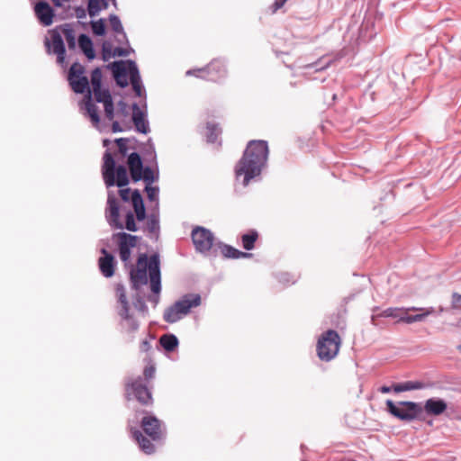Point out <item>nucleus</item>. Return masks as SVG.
Here are the masks:
<instances>
[{
  "mask_svg": "<svg viewBox=\"0 0 461 461\" xmlns=\"http://www.w3.org/2000/svg\"><path fill=\"white\" fill-rule=\"evenodd\" d=\"M267 141H249L242 158L236 165V178L243 176V185H248L250 179L260 174L261 168L267 161Z\"/></svg>",
  "mask_w": 461,
  "mask_h": 461,
  "instance_id": "nucleus-1",
  "label": "nucleus"
},
{
  "mask_svg": "<svg viewBox=\"0 0 461 461\" xmlns=\"http://www.w3.org/2000/svg\"><path fill=\"white\" fill-rule=\"evenodd\" d=\"M85 67L77 62H75L69 68L68 80L72 90L75 93H86L84 103L86 113L90 118L93 126L95 128H99L100 116L98 113V108L93 103L92 91L89 86V80L87 77L85 76Z\"/></svg>",
  "mask_w": 461,
  "mask_h": 461,
  "instance_id": "nucleus-2",
  "label": "nucleus"
},
{
  "mask_svg": "<svg viewBox=\"0 0 461 461\" xmlns=\"http://www.w3.org/2000/svg\"><path fill=\"white\" fill-rule=\"evenodd\" d=\"M201 304L199 294H189L184 295L173 305L166 309L163 318L168 323H174L187 315L192 308Z\"/></svg>",
  "mask_w": 461,
  "mask_h": 461,
  "instance_id": "nucleus-3",
  "label": "nucleus"
},
{
  "mask_svg": "<svg viewBox=\"0 0 461 461\" xmlns=\"http://www.w3.org/2000/svg\"><path fill=\"white\" fill-rule=\"evenodd\" d=\"M340 346L341 339L339 333L336 330H328L317 341V356L322 361H330L338 355Z\"/></svg>",
  "mask_w": 461,
  "mask_h": 461,
  "instance_id": "nucleus-4",
  "label": "nucleus"
},
{
  "mask_svg": "<svg viewBox=\"0 0 461 461\" xmlns=\"http://www.w3.org/2000/svg\"><path fill=\"white\" fill-rule=\"evenodd\" d=\"M125 397L127 400L136 399L140 404L149 406L153 403V398L148 383L141 376L129 379L125 384Z\"/></svg>",
  "mask_w": 461,
  "mask_h": 461,
  "instance_id": "nucleus-5",
  "label": "nucleus"
},
{
  "mask_svg": "<svg viewBox=\"0 0 461 461\" xmlns=\"http://www.w3.org/2000/svg\"><path fill=\"white\" fill-rule=\"evenodd\" d=\"M386 407L392 415L405 421L418 418L422 412L420 404L413 402H400L395 404L393 401L387 400Z\"/></svg>",
  "mask_w": 461,
  "mask_h": 461,
  "instance_id": "nucleus-6",
  "label": "nucleus"
},
{
  "mask_svg": "<svg viewBox=\"0 0 461 461\" xmlns=\"http://www.w3.org/2000/svg\"><path fill=\"white\" fill-rule=\"evenodd\" d=\"M186 74L212 82H220L226 77L227 69L223 61L213 59L206 67L187 71Z\"/></svg>",
  "mask_w": 461,
  "mask_h": 461,
  "instance_id": "nucleus-7",
  "label": "nucleus"
},
{
  "mask_svg": "<svg viewBox=\"0 0 461 461\" xmlns=\"http://www.w3.org/2000/svg\"><path fill=\"white\" fill-rule=\"evenodd\" d=\"M113 239L118 245L121 260L128 263L131 255V249L137 247L140 238L126 232H118L113 234Z\"/></svg>",
  "mask_w": 461,
  "mask_h": 461,
  "instance_id": "nucleus-8",
  "label": "nucleus"
},
{
  "mask_svg": "<svg viewBox=\"0 0 461 461\" xmlns=\"http://www.w3.org/2000/svg\"><path fill=\"white\" fill-rule=\"evenodd\" d=\"M192 240L196 250L205 252L211 249L214 238L210 230L196 227L192 231Z\"/></svg>",
  "mask_w": 461,
  "mask_h": 461,
  "instance_id": "nucleus-9",
  "label": "nucleus"
},
{
  "mask_svg": "<svg viewBox=\"0 0 461 461\" xmlns=\"http://www.w3.org/2000/svg\"><path fill=\"white\" fill-rule=\"evenodd\" d=\"M435 312L433 307L429 308H404L402 316L400 317L399 321L408 324L422 321L426 317Z\"/></svg>",
  "mask_w": 461,
  "mask_h": 461,
  "instance_id": "nucleus-10",
  "label": "nucleus"
},
{
  "mask_svg": "<svg viewBox=\"0 0 461 461\" xmlns=\"http://www.w3.org/2000/svg\"><path fill=\"white\" fill-rule=\"evenodd\" d=\"M141 428L152 440L157 441L162 438L163 430L161 428V422L155 416L147 415L143 417L141 420Z\"/></svg>",
  "mask_w": 461,
  "mask_h": 461,
  "instance_id": "nucleus-11",
  "label": "nucleus"
},
{
  "mask_svg": "<svg viewBox=\"0 0 461 461\" xmlns=\"http://www.w3.org/2000/svg\"><path fill=\"white\" fill-rule=\"evenodd\" d=\"M95 99L97 103H103L104 107L105 117L109 121H113L114 118V105L112 95L107 89H102L101 87L93 89Z\"/></svg>",
  "mask_w": 461,
  "mask_h": 461,
  "instance_id": "nucleus-12",
  "label": "nucleus"
},
{
  "mask_svg": "<svg viewBox=\"0 0 461 461\" xmlns=\"http://www.w3.org/2000/svg\"><path fill=\"white\" fill-rule=\"evenodd\" d=\"M149 276L150 280V289L154 294L160 292V269L159 258L158 255H152L149 258Z\"/></svg>",
  "mask_w": 461,
  "mask_h": 461,
  "instance_id": "nucleus-13",
  "label": "nucleus"
},
{
  "mask_svg": "<svg viewBox=\"0 0 461 461\" xmlns=\"http://www.w3.org/2000/svg\"><path fill=\"white\" fill-rule=\"evenodd\" d=\"M114 169L115 161L112 154L106 151L104 156L103 176L107 186H112L115 184Z\"/></svg>",
  "mask_w": 461,
  "mask_h": 461,
  "instance_id": "nucleus-14",
  "label": "nucleus"
},
{
  "mask_svg": "<svg viewBox=\"0 0 461 461\" xmlns=\"http://www.w3.org/2000/svg\"><path fill=\"white\" fill-rule=\"evenodd\" d=\"M34 12L40 23L44 26H49L53 23L54 12L48 3H37Z\"/></svg>",
  "mask_w": 461,
  "mask_h": 461,
  "instance_id": "nucleus-15",
  "label": "nucleus"
},
{
  "mask_svg": "<svg viewBox=\"0 0 461 461\" xmlns=\"http://www.w3.org/2000/svg\"><path fill=\"white\" fill-rule=\"evenodd\" d=\"M127 164L129 167L131 177L134 182L140 180V171L143 169V164L140 156L137 152L129 155Z\"/></svg>",
  "mask_w": 461,
  "mask_h": 461,
  "instance_id": "nucleus-16",
  "label": "nucleus"
},
{
  "mask_svg": "<svg viewBox=\"0 0 461 461\" xmlns=\"http://www.w3.org/2000/svg\"><path fill=\"white\" fill-rule=\"evenodd\" d=\"M102 253L104 256L98 260L100 271L105 277H111L114 274V258L104 249H102Z\"/></svg>",
  "mask_w": 461,
  "mask_h": 461,
  "instance_id": "nucleus-17",
  "label": "nucleus"
},
{
  "mask_svg": "<svg viewBox=\"0 0 461 461\" xmlns=\"http://www.w3.org/2000/svg\"><path fill=\"white\" fill-rule=\"evenodd\" d=\"M51 47L53 53L57 55V60L59 64H63L65 61V45L61 34L53 31L51 33Z\"/></svg>",
  "mask_w": 461,
  "mask_h": 461,
  "instance_id": "nucleus-18",
  "label": "nucleus"
},
{
  "mask_svg": "<svg viewBox=\"0 0 461 461\" xmlns=\"http://www.w3.org/2000/svg\"><path fill=\"white\" fill-rule=\"evenodd\" d=\"M447 408V405L444 400L430 398L425 402L422 411L424 410L429 415L438 416L445 412Z\"/></svg>",
  "mask_w": 461,
  "mask_h": 461,
  "instance_id": "nucleus-19",
  "label": "nucleus"
},
{
  "mask_svg": "<svg viewBox=\"0 0 461 461\" xmlns=\"http://www.w3.org/2000/svg\"><path fill=\"white\" fill-rule=\"evenodd\" d=\"M131 203L136 214V219L142 221L146 218V210L143 203L142 196L139 190H134L131 195Z\"/></svg>",
  "mask_w": 461,
  "mask_h": 461,
  "instance_id": "nucleus-20",
  "label": "nucleus"
},
{
  "mask_svg": "<svg viewBox=\"0 0 461 461\" xmlns=\"http://www.w3.org/2000/svg\"><path fill=\"white\" fill-rule=\"evenodd\" d=\"M113 72L114 78L117 84L121 86H126L128 82L126 80L127 69L123 61H114L111 65Z\"/></svg>",
  "mask_w": 461,
  "mask_h": 461,
  "instance_id": "nucleus-21",
  "label": "nucleus"
},
{
  "mask_svg": "<svg viewBox=\"0 0 461 461\" xmlns=\"http://www.w3.org/2000/svg\"><path fill=\"white\" fill-rule=\"evenodd\" d=\"M108 219L111 224L117 229H122L123 225L119 221V205L114 198H108Z\"/></svg>",
  "mask_w": 461,
  "mask_h": 461,
  "instance_id": "nucleus-22",
  "label": "nucleus"
},
{
  "mask_svg": "<svg viewBox=\"0 0 461 461\" xmlns=\"http://www.w3.org/2000/svg\"><path fill=\"white\" fill-rule=\"evenodd\" d=\"M133 437L138 442L140 449L147 455H151L155 452V446L153 443L144 437L142 433L139 430H135L133 432Z\"/></svg>",
  "mask_w": 461,
  "mask_h": 461,
  "instance_id": "nucleus-23",
  "label": "nucleus"
},
{
  "mask_svg": "<svg viewBox=\"0 0 461 461\" xmlns=\"http://www.w3.org/2000/svg\"><path fill=\"white\" fill-rule=\"evenodd\" d=\"M132 121L139 132L147 133L148 126L144 119V114L140 111L136 104L133 106Z\"/></svg>",
  "mask_w": 461,
  "mask_h": 461,
  "instance_id": "nucleus-24",
  "label": "nucleus"
},
{
  "mask_svg": "<svg viewBox=\"0 0 461 461\" xmlns=\"http://www.w3.org/2000/svg\"><path fill=\"white\" fill-rule=\"evenodd\" d=\"M221 253L226 258H249L251 256L250 253L242 252L230 245H222L220 247Z\"/></svg>",
  "mask_w": 461,
  "mask_h": 461,
  "instance_id": "nucleus-25",
  "label": "nucleus"
},
{
  "mask_svg": "<svg viewBox=\"0 0 461 461\" xmlns=\"http://www.w3.org/2000/svg\"><path fill=\"white\" fill-rule=\"evenodd\" d=\"M78 45L87 59H93L95 58V55L93 49V42L88 36L81 34L78 38Z\"/></svg>",
  "mask_w": 461,
  "mask_h": 461,
  "instance_id": "nucleus-26",
  "label": "nucleus"
},
{
  "mask_svg": "<svg viewBox=\"0 0 461 461\" xmlns=\"http://www.w3.org/2000/svg\"><path fill=\"white\" fill-rule=\"evenodd\" d=\"M258 239V232L255 230H250L247 233L241 235L242 247L246 250H251L255 248V243Z\"/></svg>",
  "mask_w": 461,
  "mask_h": 461,
  "instance_id": "nucleus-27",
  "label": "nucleus"
},
{
  "mask_svg": "<svg viewBox=\"0 0 461 461\" xmlns=\"http://www.w3.org/2000/svg\"><path fill=\"white\" fill-rule=\"evenodd\" d=\"M131 280L135 288L148 282L147 272L142 269L132 268L131 270Z\"/></svg>",
  "mask_w": 461,
  "mask_h": 461,
  "instance_id": "nucleus-28",
  "label": "nucleus"
},
{
  "mask_svg": "<svg viewBox=\"0 0 461 461\" xmlns=\"http://www.w3.org/2000/svg\"><path fill=\"white\" fill-rule=\"evenodd\" d=\"M159 342L167 351H173L178 345V340L173 334H165L161 336Z\"/></svg>",
  "mask_w": 461,
  "mask_h": 461,
  "instance_id": "nucleus-29",
  "label": "nucleus"
},
{
  "mask_svg": "<svg viewBox=\"0 0 461 461\" xmlns=\"http://www.w3.org/2000/svg\"><path fill=\"white\" fill-rule=\"evenodd\" d=\"M60 31L65 37L69 49L76 47V35L74 30L69 24H64L60 27Z\"/></svg>",
  "mask_w": 461,
  "mask_h": 461,
  "instance_id": "nucleus-30",
  "label": "nucleus"
},
{
  "mask_svg": "<svg viewBox=\"0 0 461 461\" xmlns=\"http://www.w3.org/2000/svg\"><path fill=\"white\" fill-rule=\"evenodd\" d=\"M116 294L118 297V301L122 305L119 314H126L127 315V311H129V303L127 301L125 289L122 285H118L116 287Z\"/></svg>",
  "mask_w": 461,
  "mask_h": 461,
  "instance_id": "nucleus-31",
  "label": "nucleus"
},
{
  "mask_svg": "<svg viewBox=\"0 0 461 461\" xmlns=\"http://www.w3.org/2000/svg\"><path fill=\"white\" fill-rule=\"evenodd\" d=\"M221 133V130L218 124L208 122L206 125V139L208 142H215Z\"/></svg>",
  "mask_w": 461,
  "mask_h": 461,
  "instance_id": "nucleus-32",
  "label": "nucleus"
},
{
  "mask_svg": "<svg viewBox=\"0 0 461 461\" xmlns=\"http://www.w3.org/2000/svg\"><path fill=\"white\" fill-rule=\"evenodd\" d=\"M115 173V184L119 187H122L128 185L129 178L127 175V170L123 166H119L116 170H114Z\"/></svg>",
  "mask_w": 461,
  "mask_h": 461,
  "instance_id": "nucleus-33",
  "label": "nucleus"
},
{
  "mask_svg": "<svg viewBox=\"0 0 461 461\" xmlns=\"http://www.w3.org/2000/svg\"><path fill=\"white\" fill-rule=\"evenodd\" d=\"M424 387L423 384L421 382H406L404 384H396L393 386V391L395 393H400L403 391H410V390H418L422 389Z\"/></svg>",
  "mask_w": 461,
  "mask_h": 461,
  "instance_id": "nucleus-34",
  "label": "nucleus"
},
{
  "mask_svg": "<svg viewBox=\"0 0 461 461\" xmlns=\"http://www.w3.org/2000/svg\"><path fill=\"white\" fill-rule=\"evenodd\" d=\"M146 228L150 234L158 235L159 230V223L158 218L155 215H151L148 218Z\"/></svg>",
  "mask_w": 461,
  "mask_h": 461,
  "instance_id": "nucleus-35",
  "label": "nucleus"
},
{
  "mask_svg": "<svg viewBox=\"0 0 461 461\" xmlns=\"http://www.w3.org/2000/svg\"><path fill=\"white\" fill-rule=\"evenodd\" d=\"M120 316L126 321V329L129 332H134L138 330L139 323L130 315L129 311H127V315L120 314Z\"/></svg>",
  "mask_w": 461,
  "mask_h": 461,
  "instance_id": "nucleus-36",
  "label": "nucleus"
},
{
  "mask_svg": "<svg viewBox=\"0 0 461 461\" xmlns=\"http://www.w3.org/2000/svg\"><path fill=\"white\" fill-rule=\"evenodd\" d=\"M102 71L99 68H95L91 73V86L92 90L101 87L102 84Z\"/></svg>",
  "mask_w": 461,
  "mask_h": 461,
  "instance_id": "nucleus-37",
  "label": "nucleus"
},
{
  "mask_svg": "<svg viewBox=\"0 0 461 461\" xmlns=\"http://www.w3.org/2000/svg\"><path fill=\"white\" fill-rule=\"evenodd\" d=\"M143 179L147 184L150 185L155 181V174L151 167H146L140 171V180Z\"/></svg>",
  "mask_w": 461,
  "mask_h": 461,
  "instance_id": "nucleus-38",
  "label": "nucleus"
},
{
  "mask_svg": "<svg viewBox=\"0 0 461 461\" xmlns=\"http://www.w3.org/2000/svg\"><path fill=\"white\" fill-rule=\"evenodd\" d=\"M101 10L99 0H89L87 5L88 14L91 17L95 16Z\"/></svg>",
  "mask_w": 461,
  "mask_h": 461,
  "instance_id": "nucleus-39",
  "label": "nucleus"
},
{
  "mask_svg": "<svg viewBox=\"0 0 461 461\" xmlns=\"http://www.w3.org/2000/svg\"><path fill=\"white\" fill-rule=\"evenodd\" d=\"M111 28L117 33L123 32V27L122 23L117 15L112 14L109 18Z\"/></svg>",
  "mask_w": 461,
  "mask_h": 461,
  "instance_id": "nucleus-40",
  "label": "nucleus"
},
{
  "mask_svg": "<svg viewBox=\"0 0 461 461\" xmlns=\"http://www.w3.org/2000/svg\"><path fill=\"white\" fill-rule=\"evenodd\" d=\"M403 310L404 308H388L381 313V316L400 319V317L402 316Z\"/></svg>",
  "mask_w": 461,
  "mask_h": 461,
  "instance_id": "nucleus-41",
  "label": "nucleus"
},
{
  "mask_svg": "<svg viewBox=\"0 0 461 461\" xmlns=\"http://www.w3.org/2000/svg\"><path fill=\"white\" fill-rule=\"evenodd\" d=\"M93 32L95 35L103 36L105 33V25L103 20L93 22L91 23Z\"/></svg>",
  "mask_w": 461,
  "mask_h": 461,
  "instance_id": "nucleus-42",
  "label": "nucleus"
},
{
  "mask_svg": "<svg viewBox=\"0 0 461 461\" xmlns=\"http://www.w3.org/2000/svg\"><path fill=\"white\" fill-rule=\"evenodd\" d=\"M149 258L146 254H140L138 258L137 266L135 268L142 269L146 272L149 271Z\"/></svg>",
  "mask_w": 461,
  "mask_h": 461,
  "instance_id": "nucleus-43",
  "label": "nucleus"
},
{
  "mask_svg": "<svg viewBox=\"0 0 461 461\" xmlns=\"http://www.w3.org/2000/svg\"><path fill=\"white\" fill-rule=\"evenodd\" d=\"M125 220H126L125 221V228L128 230H130V231H136L138 230L136 222H135L134 214L131 212H129L126 214V219Z\"/></svg>",
  "mask_w": 461,
  "mask_h": 461,
  "instance_id": "nucleus-44",
  "label": "nucleus"
},
{
  "mask_svg": "<svg viewBox=\"0 0 461 461\" xmlns=\"http://www.w3.org/2000/svg\"><path fill=\"white\" fill-rule=\"evenodd\" d=\"M129 66H130V77H131V85H133V82L134 83L140 82L139 71H138L137 68L135 67L134 63L131 61L129 63Z\"/></svg>",
  "mask_w": 461,
  "mask_h": 461,
  "instance_id": "nucleus-45",
  "label": "nucleus"
},
{
  "mask_svg": "<svg viewBox=\"0 0 461 461\" xmlns=\"http://www.w3.org/2000/svg\"><path fill=\"white\" fill-rule=\"evenodd\" d=\"M145 190L147 193V196L150 201H155L158 199V187L151 186L150 185L147 184Z\"/></svg>",
  "mask_w": 461,
  "mask_h": 461,
  "instance_id": "nucleus-46",
  "label": "nucleus"
},
{
  "mask_svg": "<svg viewBox=\"0 0 461 461\" xmlns=\"http://www.w3.org/2000/svg\"><path fill=\"white\" fill-rule=\"evenodd\" d=\"M113 50V49L112 45L108 42H104L103 44V49H102L103 59L106 61V60L110 59L111 58H113V55H112Z\"/></svg>",
  "mask_w": 461,
  "mask_h": 461,
  "instance_id": "nucleus-47",
  "label": "nucleus"
},
{
  "mask_svg": "<svg viewBox=\"0 0 461 461\" xmlns=\"http://www.w3.org/2000/svg\"><path fill=\"white\" fill-rule=\"evenodd\" d=\"M155 375V367L153 366H149L144 368L143 371V379L144 382L149 384V381L154 377Z\"/></svg>",
  "mask_w": 461,
  "mask_h": 461,
  "instance_id": "nucleus-48",
  "label": "nucleus"
},
{
  "mask_svg": "<svg viewBox=\"0 0 461 461\" xmlns=\"http://www.w3.org/2000/svg\"><path fill=\"white\" fill-rule=\"evenodd\" d=\"M126 141H127V140L123 139V138H120V139L115 140V143L118 146L119 151L122 155H125L126 151H127Z\"/></svg>",
  "mask_w": 461,
  "mask_h": 461,
  "instance_id": "nucleus-49",
  "label": "nucleus"
},
{
  "mask_svg": "<svg viewBox=\"0 0 461 461\" xmlns=\"http://www.w3.org/2000/svg\"><path fill=\"white\" fill-rule=\"evenodd\" d=\"M129 53L130 52L127 49L116 47L113 49L112 55L113 57H126Z\"/></svg>",
  "mask_w": 461,
  "mask_h": 461,
  "instance_id": "nucleus-50",
  "label": "nucleus"
},
{
  "mask_svg": "<svg viewBox=\"0 0 461 461\" xmlns=\"http://www.w3.org/2000/svg\"><path fill=\"white\" fill-rule=\"evenodd\" d=\"M287 0H276L275 3L271 5V13L275 14L277 10L282 8Z\"/></svg>",
  "mask_w": 461,
  "mask_h": 461,
  "instance_id": "nucleus-51",
  "label": "nucleus"
},
{
  "mask_svg": "<svg viewBox=\"0 0 461 461\" xmlns=\"http://www.w3.org/2000/svg\"><path fill=\"white\" fill-rule=\"evenodd\" d=\"M452 305L454 308H461V294L454 293L452 295Z\"/></svg>",
  "mask_w": 461,
  "mask_h": 461,
  "instance_id": "nucleus-52",
  "label": "nucleus"
},
{
  "mask_svg": "<svg viewBox=\"0 0 461 461\" xmlns=\"http://www.w3.org/2000/svg\"><path fill=\"white\" fill-rule=\"evenodd\" d=\"M132 192H131L130 188L121 189L119 191L121 198L125 202H128L130 200V194Z\"/></svg>",
  "mask_w": 461,
  "mask_h": 461,
  "instance_id": "nucleus-53",
  "label": "nucleus"
},
{
  "mask_svg": "<svg viewBox=\"0 0 461 461\" xmlns=\"http://www.w3.org/2000/svg\"><path fill=\"white\" fill-rule=\"evenodd\" d=\"M132 86V88L134 90V92L136 93V95L138 96H140L141 95V86H140V82L139 83H134L133 82V85Z\"/></svg>",
  "mask_w": 461,
  "mask_h": 461,
  "instance_id": "nucleus-54",
  "label": "nucleus"
},
{
  "mask_svg": "<svg viewBox=\"0 0 461 461\" xmlns=\"http://www.w3.org/2000/svg\"><path fill=\"white\" fill-rule=\"evenodd\" d=\"M112 130L113 132H120L122 131V128L121 127L120 123L118 122H113L112 125Z\"/></svg>",
  "mask_w": 461,
  "mask_h": 461,
  "instance_id": "nucleus-55",
  "label": "nucleus"
},
{
  "mask_svg": "<svg viewBox=\"0 0 461 461\" xmlns=\"http://www.w3.org/2000/svg\"><path fill=\"white\" fill-rule=\"evenodd\" d=\"M390 390H391V389H390V387H388V386H383V387L381 388V392H382V393H389V392H390Z\"/></svg>",
  "mask_w": 461,
  "mask_h": 461,
  "instance_id": "nucleus-56",
  "label": "nucleus"
},
{
  "mask_svg": "<svg viewBox=\"0 0 461 461\" xmlns=\"http://www.w3.org/2000/svg\"><path fill=\"white\" fill-rule=\"evenodd\" d=\"M52 2L57 5V6H60L61 4L59 3V0H52Z\"/></svg>",
  "mask_w": 461,
  "mask_h": 461,
  "instance_id": "nucleus-57",
  "label": "nucleus"
},
{
  "mask_svg": "<svg viewBox=\"0 0 461 461\" xmlns=\"http://www.w3.org/2000/svg\"><path fill=\"white\" fill-rule=\"evenodd\" d=\"M458 349L461 351V345H460V346H458Z\"/></svg>",
  "mask_w": 461,
  "mask_h": 461,
  "instance_id": "nucleus-58",
  "label": "nucleus"
}]
</instances>
